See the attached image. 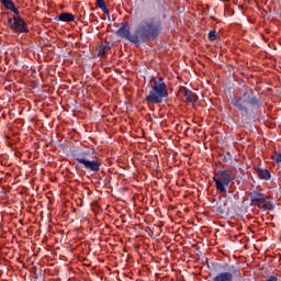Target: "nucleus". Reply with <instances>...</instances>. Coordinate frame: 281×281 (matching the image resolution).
Returning <instances> with one entry per match:
<instances>
[{"label": "nucleus", "instance_id": "1", "mask_svg": "<svg viewBox=\"0 0 281 281\" xmlns=\"http://www.w3.org/2000/svg\"><path fill=\"white\" fill-rule=\"evenodd\" d=\"M231 104H233V109L239 113L240 120L246 122V120L249 119V115H251L249 108L252 110L260 109V106H262V101L260 100V97L256 94V91L249 87H244L240 90L239 95L231 97Z\"/></svg>", "mask_w": 281, "mask_h": 281}, {"label": "nucleus", "instance_id": "2", "mask_svg": "<svg viewBox=\"0 0 281 281\" xmlns=\"http://www.w3.org/2000/svg\"><path fill=\"white\" fill-rule=\"evenodd\" d=\"M164 32V22L159 16L144 18L136 26V36L138 45L148 43V41H157Z\"/></svg>", "mask_w": 281, "mask_h": 281}, {"label": "nucleus", "instance_id": "3", "mask_svg": "<svg viewBox=\"0 0 281 281\" xmlns=\"http://www.w3.org/2000/svg\"><path fill=\"white\" fill-rule=\"evenodd\" d=\"M168 86L166 81L160 79H154V83L150 86L148 93L145 97L147 104H161L164 100L168 99Z\"/></svg>", "mask_w": 281, "mask_h": 281}, {"label": "nucleus", "instance_id": "4", "mask_svg": "<svg viewBox=\"0 0 281 281\" xmlns=\"http://www.w3.org/2000/svg\"><path fill=\"white\" fill-rule=\"evenodd\" d=\"M236 179V172L231 169H224L217 171L216 176L213 177L215 188L220 194H227V188Z\"/></svg>", "mask_w": 281, "mask_h": 281}, {"label": "nucleus", "instance_id": "5", "mask_svg": "<svg viewBox=\"0 0 281 281\" xmlns=\"http://www.w3.org/2000/svg\"><path fill=\"white\" fill-rule=\"evenodd\" d=\"M250 203H252L256 207H259V210H263V212H267V210H271V201L265 193H260V191L254 190L249 193Z\"/></svg>", "mask_w": 281, "mask_h": 281}, {"label": "nucleus", "instance_id": "6", "mask_svg": "<svg viewBox=\"0 0 281 281\" xmlns=\"http://www.w3.org/2000/svg\"><path fill=\"white\" fill-rule=\"evenodd\" d=\"M93 155V149L91 147L87 146H76L71 150V157L77 161L78 165L76 166H82L83 161H87L89 157Z\"/></svg>", "mask_w": 281, "mask_h": 281}, {"label": "nucleus", "instance_id": "7", "mask_svg": "<svg viewBox=\"0 0 281 281\" xmlns=\"http://www.w3.org/2000/svg\"><path fill=\"white\" fill-rule=\"evenodd\" d=\"M8 25L10 27V30L15 32V34H29L30 33V29H27V23L25 22V20H23V18L16 15V14L13 15L12 18L8 19Z\"/></svg>", "mask_w": 281, "mask_h": 281}, {"label": "nucleus", "instance_id": "8", "mask_svg": "<svg viewBox=\"0 0 281 281\" xmlns=\"http://www.w3.org/2000/svg\"><path fill=\"white\" fill-rule=\"evenodd\" d=\"M116 36L125 38V41H130L133 45H139L137 40V29H135V33L132 35L131 24L128 22L122 23L121 27L116 31Z\"/></svg>", "mask_w": 281, "mask_h": 281}, {"label": "nucleus", "instance_id": "9", "mask_svg": "<svg viewBox=\"0 0 281 281\" xmlns=\"http://www.w3.org/2000/svg\"><path fill=\"white\" fill-rule=\"evenodd\" d=\"M78 168H83V170H87V172H93L94 175L100 172V168H102V159L95 158L93 160L91 159H86L83 160V164L80 166H76V170Z\"/></svg>", "mask_w": 281, "mask_h": 281}, {"label": "nucleus", "instance_id": "10", "mask_svg": "<svg viewBox=\"0 0 281 281\" xmlns=\"http://www.w3.org/2000/svg\"><path fill=\"white\" fill-rule=\"evenodd\" d=\"M232 198H227L223 201L216 202V204L213 206V210L221 214V216H229V210H232Z\"/></svg>", "mask_w": 281, "mask_h": 281}, {"label": "nucleus", "instance_id": "11", "mask_svg": "<svg viewBox=\"0 0 281 281\" xmlns=\"http://www.w3.org/2000/svg\"><path fill=\"white\" fill-rule=\"evenodd\" d=\"M182 95L186 98L187 102H189L190 104L195 105L196 102L199 101V95H196V93L192 92V90L186 88V87H181L179 90Z\"/></svg>", "mask_w": 281, "mask_h": 281}, {"label": "nucleus", "instance_id": "12", "mask_svg": "<svg viewBox=\"0 0 281 281\" xmlns=\"http://www.w3.org/2000/svg\"><path fill=\"white\" fill-rule=\"evenodd\" d=\"M76 20V16L72 13L64 12L57 16L54 18V21L63 22V23H71Z\"/></svg>", "mask_w": 281, "mask_h": 281}, {"label": "nucleus", "instance_id": "13", "mask_svg": "<svg viewBox=\"0 0 281 281\" xmlns=\"http://www.w3.org/2000/svg\"><path fill=\"white\" fill-rule=\"evenodd\" d=\"M0 3L7 9L10 10V12H13V14L20 15L21 11L18 10L16 5L14 4V1L12 0H0Z\"/></svg>", "mask_w": 281, "mask_h": 281}, {"label": "nucleus", "instance_id": "14", "mask_svg": "<svg viewBox=\"0 0 281 281\" xmlns=\"http://www.w3.org/2000/svg\"><path fill=\"white\" fill-rule=\"evenodd\" d=\"M213 281H234V274L232 272H220L213 278Z\"/></svg>", "mask_w": 281, "mask_h": 281}, {"label": "nucleus", "instance_id": "15", "mask_svg": "<svg viewBox=\"0 0 281 281\" xmlns=\"http://www.w3.org/2000/svg\"><path fill=\"white\" fill-rule=\"evenodd\" d=\"M97 2V8H100V10H102V12L104 14H106V16L109 19H111V14L109 13V8L106 7V1L105 0H95Z\"/></svg>", "mask_w": 281, "mask_h": 281}, {"label": "nucleus", "instance_id": "16", "mask_svg": "<svg viewBox=\"0 0 281 281\" xmlns=\"http://www.w3.org/2000/svg\"><path fill=\"white\" fill-rule=\"evenodd\" d=\"M257 175L259 179H263V181H269L271 179V172L268 169H258Z\"/></svg>", "mask_w": 281, "mask_h": 281}, {"label": "nucleus", "instance_id": "17", "mask_svg": "<svg viewBox=\"0 0 281 281\" xmlns=\"http://www.w3.org/2000/svg\"><path fill=\"white\" fill-rule=\"evenodd\" d=\"M207 38H209V41H216V38H217L216 31H210Z\"/></svg>", "mask_w": 281, "mask_h": 281}, {"label": "nucleus", "instance_id": "18", "mask_svg": "<svg viewBox=\"0 0 281 281\" xmlns=\"http://www.w3.org/2000/svg\"><path fill=\"white\" fill-rule=\"evenodd\" d=\"M105 50H106V45L99 46L98 56H104V54H106Z\"/></svg>", "mask_w": 281, "mask_h": 281}, {"label": "nucleus", "instance_id": "19", "mask_svg": "<svg viewBox=\"0 0 281 281\" xmlns=\"http://www.w3.org/2000/svg\"><path fill=\"white\" fill-rule=\"evenodd\" d=\"M272 159L277 164H281V154L279 151H274V155L272 156Z\"/></svg>", "mask_w": 281, "mask_h": 281}, {"label": "nucleus", "instance_id": "20", "mask_svg": "<svg viewBox=\"0 0 281 281\" xmlns=\"http://www.w3.org/2000/svg\"><path fill=\"white\" fill-rule=\"evenodd\" d=\"M232 269H235V267H234V266H232Z\"/></svg>", "mask_w": 281, "mask_h": 281}]
</instances>
